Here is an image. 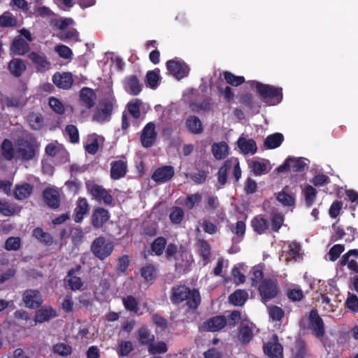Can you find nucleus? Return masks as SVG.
<instances>
[{
  "mask_svg": "<svg viewBox=\"0 0 358 358\" xmlns=\"http://www.w3.org/2000/svg\"><path fill=\"white\" fill-rule=\"evenodd\" d=\"M170 300L177 306L185 301L188 309L192 310H196L201 301L198 289H192L185 285H176L171 287Z\"/></svg>",
  "mask_w": 358,
  "mask_h": 358,
  "instance_id": "1",
  "label": "nucleus"
},
{
  "mask_svg": "<svg viewBox=\"0 0 358 358\" xmlns=\"http://www.w3.org/2000/svg\"><path fill=\"white\" fill-rule=\"evenodd\" d=\"M252 88H255L259 96L270 106L277 105L282 100V89L256 80L250 82Z\"/></svg>",
  "mask_w": 358,
  "mask_h": 358,
  "instance_id": "2",
  "label": "nucleus"
},
{
  "mask_svg": "<svg viewBox=\"0 0 358 358\" xmlns=\"http://www.w3.org/2000/svg\"><path fill=\"white\" fill-rule=\"evenodd\" d=\"M17 157L23 162L32 160L39 150V143L34 137L18 138L15 141Z\"/></svg>",
  "mask_w": 358,
  "mask_h": 358,
  "instance_id": "3",
  "label": "nucleus"
},
{
  "mask_svg": "<svg viewBox=\"0 0 358 358\" xmlns=\"http://www.w3.org/2000/svg\"><path fill=\"white\" fill-rule=\"evenodd\" d=\"M233 169V176L235 178L236 182H238L241 178V169L240 167L239 162L237 159H227L223 165L217 171V189H220L224 186L227 182L228 173L231 168Z\"/></svg>",
  "mask_w": 358,
  "mask_h": 358,
  "instance_id": "4",
  "label": "nucleus"
},
{
  "mask_svg": "<svg viewBox=\"0 0 358 358\" xmlns=\"http://www.w3.org/2000/svg\"><path fill=\"white\" fill-rule=\"evenodd\" d=\"M90 250L96 258L103 261L112 254L114 244L110 240L101 236L92 241Z\"/></svg>",
  "mask_w": 358,
  "mask_h": 358,
  "instance_id": "5",
  "label": "nucleus"
},
{
  "mask_svg": "<svg viewBox=\"0 0 358 358\" xmlns=\"http://www.w3.org/2000/svg\"><path fill=\"white\" fill-rule=\"evenodd\" d=\"M261 301L266 304L273 300L280 292L278 282L271 278H264L258 286Z\"/></svg>",
  "mask_w": 358,
  "mask_h": 358,
  "instance_id": "6",
  "label": "nucleus"
},
{
  "mask_svg": "<svg viewBox=\"0 0 358 358\" xmlns=\"http://www.w3.org/2000/svg\"><path fill=\"white\" fill-rule=\"evenodd\" d=\"M166 65L169 73L178 80L187 77L189 73V66L177 57L168 60Z\"/></svg>",
  "mask_w": 358,
  "mask_h": 358,
  "instance_id": "7",
  "label": "nucleus"
},
{
  "mask_svg": "<svg viewBox=\"0 0 358 358\" xmlns=\"http://www.w3.org/2000/svg\"><path fill=\"white\" fill-rule=\"evenodd\" d=\"M308 326L311 330L312 334L317 338H322L324 336V323L318 314L317 309H313L310 311L308 315Z\"/></svg>",
  "mask_w": 358,
  "mask_h": 358,
  "instance_id": "8",
  "label": "nucleus"
},
{
  "mask_svg": "<svg viewBox=\"0 0 358 358\" xmlns=\"http://www.w3.org/2000/svg\"><path fill=\"white\" fill-rule=\"evenodd\" d=\"M87 188L92 196L98 202L103 201L106 205H113L112 195L101 185L96 183L87 184Z\"/></svg>",
  "mask_w": 358,
  "mask_h": 358,
  "instance_id": "9",
  "label": "nucleus"
},
{
  "mask_svg": "<svg viewBox=\"0 0 358 358\" xmlns=\"http://www.w3.org/2000/svg\"><path fill=\"white\" fill-rule=\"evenodd\" d=\"M22 301L29 309H38L43 303L41 293L38 289H28L22 294Z\"/></svg>",
  "mask_w": 358,
  "mask_h": 358,
  "instance_id": "10",
  "label": "nucleus"
},
{
  "mask_svg": "<svg viewBox=\"0 0 358 358\" xmlns=\"http://www.w3.org/2000/svg\"><path fill=\"white\" fill-rule=\"evenodd\" d=\"M157 133L154 122H150L143 127L140 137L143 148H151L156 142Z\"/></svg>",
  "mask_w": 358,
  "mask_h": 358,
  "instance_id": "11",
  "label": "nucleus"
},
{
  "mask_svg": "<svg viewBox=\"0 0 358 358\" xmlns=\"http://www.w3.org/2000/svg\"><path fill=\"white\" fill-rule=\"evenodd\" d=\"M272 338L273 341L264 343V353L269 358H283V348L278 342V335L273 334Z\"/></svg>",
  "mask_w": 358,
  "mask_h": 358,
  "instance_id": "12",
  "label": "nucleus"
},
{
  "mask_svg": "<svg viewBox=\"0 0 358 358\" xmlns=\"http://www.w3.org/2000/svg\"><path fill=\"white\" fill-rule=\"evenodd\" d=\"M110 215L108 210L102 207H96L93 210L90 220L92 226L99 229L103 227L110 220Z\"/></svg>",
  "mask_w": 358,
  "mask_h": 358,
  "instance_id": "13",
  "label": "nucleus"
},
{
  "mask_svg": "<svg viewBox=\"0 0 358 358\" xmlns=\"http://www.w3.org/2000/svg\"><path fill=\"white\" fill-rule=\"evenodd\" d=\"M28 58L31 61L37 72H45L50 69L51 63L44 53L32 51Z\"/></svg>",
  "mask_w": 358,
  "mask_h": 358,
  "instance_id": "14",
  "label": "nucleus"
},
{
  "mask_svg": "<svg viewBox=\"0 0 358 358\" xmlns=\"http://www.w3.org/2000/svg\"><path fill=\"white\" fill-rule=\"evenodd\" d=\"M227 325L226 318L222 315L212 317L206 320L200 327L201 331L215 332L222 329Z\"/></svg>",
  "mask_w": 358,
  "mask_h": 358,
  "instance_id": "15",
  "label": "nucleus"
},
{
  "mask_svg": "<svg viewBox=\"0 0 358 358\" xmlns=\"http://www.w3.org/2000/svg\"><path fill=\"white\" fill-rule=\"evenodd\" d=\"M174 168L171 165H165L157 168L152 175V179L158 184L171 180L174 176Z\"/></svg>",
  "mask_w": 358,
  "mask_h": 358,
  "instance_id": "16",
  "label": "nucleus"
},
{
  "mask_svg": "<svg viewBox=\"0 0 358 358\" xmlns=\"http://www.w3.org/2000/svg\"><path fill=\"white\" fill-rule=\"evenodd\" d=\"M52 80L58 88L62 90H69L73 83V75L70 72H56Z\"/></svg>",
  "mask_w": 358,
  "mask_h": 358,
  "instance_id": "17",
  "label": "nucleus"
},
{
  "mask_svg": "<svg viewBox=\"0 0 358 358\" xmlns=\"http://www.w3.org/2000/svg\"><path fill=\"white\" fill-rule=\"evenodd\" d=\"M81 270V266L80 264L76 265V267L71 268L69 270L67 275L64 280L67 282L70 289L73 291L80 289L83 282L80 277L75 275V273Z\"/></svg>",
  "mask_w": 358,
  "mask_h": 358,
  "instance_id": "18",
  "label": "nucleus"
},
{
  "mask_svg": "<svg viewBox=\"0 0 358 358\" xmlns=\"http://www.w3.org/2000/svg\"><path fill=\"white\" fill-rule=\"evenodd\" d=\"M29 50V44L20 36L15 38L10 47V50L13 55H24Z\"/></svg>",
  "mask_w": 358,
  "mask_h": 358,
  "instance_id": "19",
  "label": "nucleus"
},
{
  "mask_svg": "<svg viewBox=\"0 0 358 358\" xmlns=\"http://www.w3.org/2000/svg\"><path fill=\"white\" fill-rule=\"evenodd\" d=\"M113 104L110 101H106L101 105V108L93 115L92 120L99 122H103L110 119L113 112Z\"/></svg>",
  "mask_w": 358,
  "mask_h": 358,
  "instance_id": "20",
  "label": "nucleus"
},
{
  "mask_svg": "<svg viewBox=\"0 0 358 358\" xmlns=\"http://www.w3.org/2000/svg\"><path fill=\"white\" fill-rule=\"evenodd\" d=\"M89 210L90 206L87 199L83 197H79L74 210V221L76 223H80L84 217L88 213Z\"/></svg>",
  "mask_w": 358,
  "mask_h": 358,
  "instance_id": "21",
  "label": "nucleus"
},
{
  "mask_svg": "<svg viewBox=\"0 0 358 358\" xmlns=\"http://www.w3.org/2000/svg\"><path fill=\"white\" fill-rule=\"evenodd\" d=\"M127 163L121 159L114 161L110 164V178L113 180H120L127 173Z\"/></svg>",
  "mask_w": 358,
  "mask_h": 358,
  "instance_id": "22",
  "label": "nucleus"
},
{
  "mask_svg": "<svg viewBox=\"0 0 358 358\" xmlns=\"http://www.w3.org/2000/svg\"><path fill=\"white\" fill-rule=\"evenodd\" d=\"M136 336L140 345L148 348L155 340V335L146 326L141 327L136 331Z\"/></svg>",
  "mask_w": 358,
  "mask_h": 358,
  "instance_id": "23",
  "label": "nucleus"
},
{
  "mask_svg": "<svg viewBox=\"0 0 358 358\" xmlns=\"http://www.w3.org/2000/svg\"><path fill=\"white\" fill-rule=\"evenodd\" d=\"M57 316L56 310L51 306H44L36 311L34 320L36 322L43 323Z\"/></svg>",
  "mask_w": 358,
  "mask_h": 358,
  "instance_id": "24",
  "label": "nucleus"
},
{
  "mask_svg": "<svg viewBox=\"0 0 358 358\" xmlns=\"http://www.w3.org/2000/svg\"><path fill=\"white\" fill-rule=\"evenodd\" d=\"M237 145L245 155L248 154L254 155L257 151L256 142L252 138L247 139L243 136H240L237 141Z\"/></svg>",
  "mask_w": 358,
  "mask_h": 358,
  "instance_id": "25",
  "label": "nucleus"
},
{
  "mask_svg": "<svg viewBox=\"0 0 358 358\" xmlns=\"http://www.w3.org/2000/svg\"><path fill=\"white\" fill-rule=\"evenodd\" d=\"M43 199L50 208L56 209L60 205V199L57 191L52 188H46L43 192Z\"/></svg>",
  "mask_w": 358,
  "mask_h": 358,
  "instance_id": "26",
  "label": "nucleus"
},
{
  "mask_svg": "<svg viewBox=\"0 0 358 358\" xmlns=\"http://www.w3.org/2000/svg\"><path fill=\"white\" fill-rule=\"evenodd\" d=\"M215 86L218 93L222 95L224 99L227 103H231L234 99V93L231 87L227 85L222 78L217 79L215 83Z\"/></svg>",
  "mask_w": 358,
  "mask_h": 358,
  "instance_id": "27",
  "label": "nucleus"
},
{
  "mask_svg": "<svg viewBox=\"0 0 358 358\" xmlns=\"http://www.w3.org/2000/svg\"><path fill=\"white\" fill-rule=\"evenodd\" d=\"M10 73L15 78H20L27 69L26 63L19 58L11 59L8 65Z\"/></svg>",
  "mask_w": 358,
  "mask_h": 358,
  "instance_id": "28",
  "label": "nucleus"
},
{
  "mask_svg": "<svg viewBox=\"0 0 358 358\" xmlns=\"http://www.w3.org/2000/svg\"><path fill=\"white\" fill-rule=\"evenodd\" d=\"M33 192V186L29 183L16 185L13 190V196L17 200H24L30 196Z\"/></svg>",
  "mask_w": 358,
  "mask_h": 358,
  "instance_id": "29",
  "label": "nucleus"
},
{
  "mask_svg": "<svg viewBox=\"0 0 358 358\" xmlns=\"http://www.w3.org/2000/svg\"><path fill=\"white\" fill-rule=\"evenodd\" d=\"M185 126L188 131L193 134H200L203 132V124L196 115H189L185 120Z\"/></svg>",
  "mask_w": 358,
  "mask_h": 358,
  "instance_id": "30",
  "label": "nucleus"
},
{
  "mask_svg": "<svg viewBox=\"0 0 358 358\" xmlns=\"http://www.w3.org/2000/svg\"><path fill=\"white\" fill-rule=\"evenodd\" d=\"M140 271L145 282L150 284H152L157 277V268L153 264H147Z\"/></svg>",
  "mask_w": 358,
  "mask_h": 358,
  "instance_id": "31",
  "label": "nucleus"
},
{
  "mask_svg": "<svg viewBox=\"0 0 358 358\" xmlns=\"http://www.w3.org/2000/svg\"><path fill=\"white\" fill-rule=\"evenodd\" d=\"M80 98L87 108H91L95 105L96 94L91 88L86 87L82 88L80 92Z\"/></svg>",
  "mask_w": 358,
  "mask_h": 358,
  "instance_id": "32",
  "label": "nucleus"
},
{
  "mask_svg": "<svg viewBox=\"0 0 358 358\" xmlns=\"http://www.w3.org/2000/svg\"><path fill=\"white\" fill-rule=\"evenodd\" d=\"M251 227H252L255 232L258 234H262L265 233L266 229L269 227L268 220L262 215H257L251 220Z\"/></svg>",
  "mask_w": 358,
  "mask_h": 358,
  "instance_id": "33",
  "label": "nucleus"
},
{
  "mask_svg": "<svg viewBox=\"0 0 358 358\" xmlns=\"http://www.w3.org/2000/svg\"><path fill=\"white\" fill-rule=\"evenodd\" d=\"M264 279L262 266L260 265L253 266L249 272V280L250 281L251 286L254 287L259 286Z\"/></svg>",
  "mask_w": 358,
  "mask_h": 358,
  "instance_id": "34",
  "label": "nucleus"
},
{
  "mask_svg": "<svg viewBox=\"0 0 358 358\" xmlns=\"http://www.w3.org/2000/svg\"><path fill=\"white\" fill-rule=\"evenodd\" d=\"M1 153L3 157L7 161H12L15 156L16 150L15 151L12 141L8 138H5L1 145Z\"/></svg>",
  "mask_w": 358,
  "mask_h": 358,
  "instance_id": "35",
  "label": "nucleus"
},
{
  "mask_svg": "<svg viewBox=\"0 0 358 358\" xmlns=\"http://www.w3.org/2000/svg\"><path fill=\"white\" fill-rule=\"evenodd\" d=\"M284 141V136L281 133H275L266 136L264 141V145L267 149H275L280 146Z\"/></svg>",
  "mask_w": 358,
  "mask_h": 358,
  "instance_id": "36",
  "label": "nucleus"
},
{
  "mask_svg": "<svg viewBox=\"0 0 358 358\" xmlns=\"http://www.w3.org/2000/svg\"><path fill=\"white\" fill-rule=\"evenodd\" d=\"M248 298V292L244 289H237L229 296V301L235 306H243Z\"/></svg>",
  "mask_w": 358,
  "mask_h": 358,
  "instance_id": "37",
  "label": "nucleus"
},
{
  "mask_svg": "<svg viewBox=\"0 0 358 358\" xmlns=\"http://www.w3.org/2000/svg\"><path fill=\"white\" fill-rule=\"evenodd\" d=\"M126 86L131 95H138L142 90V85L136 76L132 75L126 78Z\"/></svg>",
  "mask_w": 358,
  "mask_h": 358,
  "instance_id": "38",
  "label": "nucleus"
},
{
  "mask_svg": "<svg viewBox=\"0 0 358 358\" xmlns=\"http://www.w3.org/2000/svg\"><path fill=\"white\" fill-rule=\"evenodd\" d=\"M166 238L164 236H159L150 244V250L154 255L161 256L166 248Z\"/></svg>",
  "mask_w": 358,
  "mask_h": 358,
  "instance_id": "39",
  "label": "nucleus"
},
{
  "mask_svg": "<svg viewBox=\"0 0 358 358\" xmlns=\"http://www.w3.org/2000/svg\"><path fill=\"white\" fill-rule=\"evenodd\" d=\"M238 336L241 343L245 345L251 341L254 337V334L252 328L245 324L239 327Z\"/></svg>",
  "mask_w": 358,
  "mask_h": 358,
  "instance_id": "40",
  "label": "nucleus"
},
{
  "mask_svg": "<svg viewBox=\"0 0 358 358\" xmlns=\"http://www.w3.org/2000/svg\"><path fill=\"white\" fill-rule=\"evenodd\" d=\"M33 236L45 245H51L53 243L52 236L45 232L42 228L36 227L32 231Z\"/></svg>",
  "mask_w": 358,
  "mask_h": 358,
  "instance_id": "41",
  "label": "nucleus"
},
{
  "mask_svg": "<svg viewBox=\"0 0 358 358\" xmlns=\"http://www.w3.org/2000/svg\"><path fill=\"white\" fill-rule=\"evenodd\" d=\"M212 152L217 159H223L228 155V145L224 142L214 143L212 145Z\"/></svg>",
  "mask_w": 358,
  "mask_h": 358,
  "instance_id": "42",
  "label": "nucleus"
},
{
  "mask_svg": "<svg viewBox=\"0 0 358 358\" xmlns=\"http://www.w3.org/2000/svg\"><path fill=\"white\" fill-rule=\"evenodd\" d=\"M160 71L158 68L148 71L146 73V83L152 89H156L160 80Z\"/></svg>",
  "mask_w": 358,
  "mask_h": 358,
  "instance_id": "43",
  "label": "nucleus"
},
{
  "mask_svg": "<svg viewBox=\"0 0 358 358\" xmlns=\"http://www.w3.org/2000/svg\"><path fill=\"white\" fill-rule=\"evenodd\" d=\"M250 168L256 176L266 174L271 169V167L268 166L266 163L257 160L252 162Z\"/></svg>",
  "mask_w": 358,
  "mask_h": 358,
  "instance_id": "44",
  "label": "nucleus"
},
{
  "mask_svg": "<svg viewBox=\"0 0 358 358\" xmlns=\"http://www.w3.org/2000/svg\"><path fill=\"white\" fill-rule=\"evenodd\" d=\"M302 193L304 196L306 205L308 207L312 206L317 196V189L312 185H308L302 190Z\"/></svg>",
  "mask_w": 358,
  "mask_h": 358,
  "instance_id": "45",
  "label": "nucleus"
},
{
  "mask_svg": "<svg viewBox=\"0 0 358 358\" xmlns=\"http://www.w3.org/2000/svg\"><path fill=\"white\" fill-rule=\"evenodd\" d=\"M222 75L226 83L231 86L238 87L245 83L243 76H236L230 71H224Z\"/></svg>",
  "mask_w": 358,
  "mask_h": 358,
  "instance_id": "46",
  "label": "nucleus"
},
{
  "mask_svg": "<svg viewBox=\"0 0 358 358\" xmlns=\"http://www.w3.org/2000/svg\"><path fill=\"white\" fill-rule=\"evenodd\" d=\"M20 210L16 204L10 203L7 201H2L0 199V214L4 216H11Z\"/></svg>",
  "mask_w": 358,
  "mask_h": 358,
  "instance_id": "47",
  "label": "nucleus"
},
{
  "mask_svg": "<svg viewBox=\"0 0 358 358\" xmlns=\"http://www.w3.org/2000/svg\"><path fill=\"white\" fill-rule=\"evenodd\" d=\"M185 217V213L182 208L178 206H173L169 214L171 222L174 224H180Z\"/></svg>",
  "mask_w": 358,
  "mask_h": 358,
  "instance_id": "48",
  "label": "nucleus"
},
{
  "mask_svg": "<svg viewBox=\"0 0 358 358\" xmlns=\"http://www.w3.org/2000/svg\"><path fill=\"white\" fill-rule=\"evenodd\" d=\"M213 103L210 97H206L201 103H196L193 105V110L200 113L201 111L208 112L213 110Z\"/></svg>",
  "mask_w": 358,
  "mask_h": 358,
  "instance_id": "49",
  "label": "nucleus"
},
{
  "mask_svg": "<svg viewBox=\"0 0 358 358\" xmlns=\"http://www.w3.org/2000/svg\"><path fill=\"white\" fill-rule=\"evenodd\" d=\"M141 101L139 99H135L133 101H130L127 103V107L129 114L134 119L137 120L141 117Z\"/></svg>",
  "mask_w": 358,
  "mask_h": 358,
  "instance_id": "50",
  "label": "nucleus"
},
{
  "mask_svg": "<svg viewBox=\"0 0 358 358\" xmlns=\"http://www.w3.org/2000/svg\"><path fill=\"white\" fill-rule=\"evenodd\" d=\"M277 200L285 206H292L295 204V198L293 195L287 193L283 189L278 192L276 196Z\"/></svg>",
  "mask_w": 358,
  "mask_h": 358,
  "instance_id": "51",
  "label": "nucleus"
},
{
  "mask_svg": "<svg viewBox=\"0 0 358 358\" xmlns=\"http://www.w3.org/2000/svg\"><path fill=\"white\" fill-rule=\"evenodd\" d=\"M134 350V346L129 341H122L118 344L117 350V355L120 357H127L130 352Z\"/></svg>",
  "mask_w": 358,
  "mask_h": 358,
  "instance_id": "52",
  "label": "nucleus"
},
{
  "mask_svg": "<svg viewBox=\"0 0 358 358\" xmlns=\"http://www.w3.org/2000/svg\"><path fill=\"white\" fill-rule=\"evenodd\" d=\"M48 105L50 108L58 115H63L65 112L64 103L55 96H50L48 99Z\"/></svg>",
  "mask_w": 358,
  "mask_h": 358,
  "instance_id": "53",
  "label": "nucleus"
},
{
  "mask_svg": "<svg viewBox=\"0 0 358 358\" xmlns=\"http://www.w3.org/2000/svg\"><path fill=\"white\" fill-rule=\"evenodd\" d=\"M44 119L41 113L31 114L29 117V122L31 128L34 130H40L43 127Z\"/></svg>",
  "mask_w": 358,
  "mask_h": 358,
  "instance_id": "54",
  "label": "nucleus"
},
{
  "mask_svg": "<svg viewBox=\"0 0 358 358\" xmlns=\"http://www.w3.org/2000/svg\"><path fill=\"white\" fill-rule=\"evenodd\" d=\"M268 313L273 321L280 322L285 316V312L282 308L273 305L268 307Z\"/></svg>",
  "mask_w": 358,
  "mask_h": 358,
  "instance_id": "55",
  "label": "nucleus"
},
{
  "mask_svg": "<svg viewBox=\"0 0 358 358\" xmlns=\"http://www.w3.org/2000/svg\"><path fill=\"white\" fill-rule=\"evenodd\" d=\"M122 303L126 310L129 311L134 312L135 313H138V301L136 298L131 295L127 296L126 297H123Z\"/></svg>",
  "mask_w": 358,
  "mask_h": 358,
  "instance_id": "56",
  "label": "nucleus"
},
{
  "mask_svg": "<svg viewBox=\"0 0 358 358\" xmlns=\"http://www.w3.org/2000/svg\"><path fill=\"white\" fill-rule=\"evenodd\" d=\"M202 199V195L199 192L189 194L185 200V206L192 210L196 205H198Z\"/></svg>",
  "mask_w": 358,
  "mask_h": 358,
  "instance_id": "57",
  "label": "nucleus"
},
{
  "mask_svg": "<svg viewBox=\"0 0 358 358\" xmlns=\"http://www.w3.org/2000/svg\"><path fill=\"white\" fill-rule=\"evenodd\" d=\"M148 352L150 355L164 354L168 350L167 345L164 341H159L157 343L153 342L148 348Z\"/></svg>",
  "mask_w": 358,
  "mask_h": 358,
  "instance_id": "58",
  "label": "nucleus"
},
{
  "mask_svg": "<svg viewBox=\"0 0 358 358\" xmlns=\"http://www.w3.org/2000/svg\"><path fill=\"white\" fill-rule=\"evenodd\" d=\"M185 176H189L191 180L197 185H201L206 181L208 172L203 169H200L197 173L192 174L185 173Z\"/></svg>",
  "mask_w": 358,
  "mask_h": 358,
  "instance_id": "59",
  "label": "nucleus"
},
{
  "mask_svg": "<svg viewBox=\"0 0 358 358\" xmlns=\"http://www.w3.org/2000/svg\"><path fill=\"white\" fill-rule=\"evenodd\" d=\"M199 255L203 261H207L209 259L210 255V246L204 239L200 240L199 242Z\"/></svg>",
  "mask_w": 358,
  "mask_h": 358,
  "instance_id": "60",
  "label": "nucleus"
},
{
  "mask_svg": "<svg viewBox=\"0 0 358 358\" xmlns=\"http://www.w3.org/2000/svg\"><path fill=\"white\" fill-rule=\"evenodd\" d=\"M20 248L21 240L19 237H9L5 242L4 248L8 251H17Z\"/></svg>",
  "mask_w": 358,
  "mask_h": 358,
  "instance_id": "61",
  "label": "nucleus"
},
{
  "mask_svg": "<svg viewBox=\"0 0 358 358\" xmlns=\"http://www.w3.org/2000/svg\"><path fill=\"white\" fill-rule=\"evenodd\" d=\"M78 32L76 29H69L63 31L58 35L59 38L64 42L74 40L77 41L78 40Z\"/></svg>",
  "mask_w": 358,
  "mask_h": 358,
  "instance_id": "62",
  "label": "nucleus"
},
{
  "mask_svg": "<svg viewBox=\"0 0 358 358\" xmlns=\"http://www.w3.org/2000/svg\"><path fill=\"white\" fill-rule=\"evenodd\" d=\"M65 131L69 137L70 142L77 143L79 142V132L78 128L73 124H68L65 128Z\"/></svg>",
  "mask_w": 358,
  "mask_h": 358,
  "instance_id": "63",
  "label": "nucleus"
},
{
  "mask_svg": "<svg viewBox=\"0 0 358 358\" xmlns=\"http://www.w3.org/2000/svg\"><path fill=\"white\" fill-rule=\"evenodd\" d=\"M306 166V164L303 158H295L291 157L290 169L294 172L303 171Z\"/></svg>",
  "mask_w": 358,
  "mask_h": 358,
  "instance_id": "64",
  "label": "nucleus"
}]
</instances>
